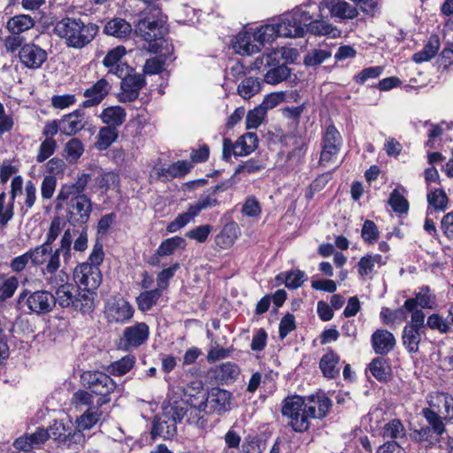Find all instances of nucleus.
Instances as JSON below:
<instances>
[{
	"instance_id": "f257e3e1",
	"label": "nucleus",
	"mask_w": 453,
	"mask_h": 453,
	"mask_svg": "<svg viewBox=\"0 0 453 453\" xmlns=\"http://www.w3.org/2000/svg\"><path fill=\"white\" fill-rule=\"evenodd\" d=\"M98 32L95 24H84L80 19L65 18L59 20L54 27V33L65 41L69 47L82 48L93 40Z\"/></svg>"
},
{
	"instance_id": "f03ea898",
	"label": "nucleus",
	"mask_w": 453,
	"mask_h": 453,
	"mask_svg": "<svg viewBox=\"0 0 453 453\" xmlns=\"http://www.w3.org/2000/svg\"><path fill=\"white\" fill-rule=\"evenodd\" d=\"M165 31L162 22L150 19L140 20L136 26L137 34L148 42L150 52L172 56L173 46L165 38Z\"/></svg>"
},
{
	"instance_id": "7ed1b4c3",
	"label": "nucleus",
	"mask_w": 453,
	"mask_h": 453,
	"mask_svg": "<svg viewBox=\"0 0 453 453\" xmlns=\"http://www.w3.org/2000/svg\"><path fill=\"white\" fill-rule=\"evenodd\" d=\"M310 19V11L306 7H297L275 20L281 37L300 38L307 33V23Z\"/></svg>"
},
{
	"instance_id": "20e7f679",
	"label": "nucleus",
	"mask_w": 453,
	"mask_h": 453,
	"mask_svg": "<svg viewBox=\"0 0 453 453\" xmlns=\"http://www.w3.org/2000/svg\"><path fill=\"white\" fill-rule=\"evenodd\" d=\"M81 381L85 388L96 396L97 407L110 403V395L117 388L115 381L108 374L99 371L83 372Z\"/></svg>"
},
{
	"instance_id": "39448f33",
	"label": "nucleus",
	"mask_w": 453,
	"mask_h": 453,
	"mask_svg": "<svg viewBox=\"0 0 453 453\" xmlns=\"http://www.w3.org/2000/svg\"><path fill=\"white\" fill-rule=\"evenodd\" d=\"M232 403V393L227 390L212 388L206 396L203 395L198 403L191 400L190 410L198 413H217L223 414L228 411Z\"/></svg>"
},
{
	"instance_id": "423d86ee",
	"label": "nucleus",
	"mask_w": 453,
	"mask_h": 453,
	"mask_svg": "<svg viewBox=\"0 0 453 453\" xmlns=\"http://www.w3.org/2000/svg\"><path fill=\"white\" fill-rule=\"evenodd\" d=\"M198 398L193 395L188 388H179L178 391L170 396L168 404L164 407V417L167 418L171 422H174L176 426V423L180 422L187 415L191 400L196 403V401Z\"/></svg>"
},
{
	"instance_id": "0eeeda50",
	"label": "nucleus",
	"mask_w": 453,
	"mask_h": 453,
	"mask_svg": "<svg viewBox=\"0 0 453 453\" xmlns=\"http://www.w3.org/2000/svg\"><path fill=\"white\" fill-rule=\"evenodd\" d=\"M304 400L299 395L286 397L282 402L281 414L290 419L289 426L295 432L303 433L309 429L310 422L303 413Z\"/></svg>"
},
{
	"instance_id": "6e6552de",
	"label": "nucleus",
	"mask_w": 453,
	"mask_h": 453,
	"mask_svg": "<svg viewBox=\"0 0 453 453\" xmlns=\"http://www.w3.org/2000/svg\"><path fill=\"white\" fill-rule=\"evenodd\" d=\"M18 303L26 305L30 312L47 314L54 308V295L47 290L30 292L25 289L19 294Z\"/></svg>"
},
{
	"instance_id": "1a4fd4ad",
	"label": "nucleus",
	"mask_w": 453,
	"mask_h": 453,
	"mask_svg": "<svg viewBox=\"0 0 453 453\" xmlns=\"http://www.w3.org/2000/svg\"><path fill=\"white\" fill-rule=\"evenodd\" d=\"M47 283L52 288H56L54 295V306L58 304L61 308H68L73 305V295L72 293L73 286L68 284V274L60 270L54 274L44 275Z\"/></svg>"
},
{
	"instance_id": "9d476101",
	"label": "nucleus",
	"mask_w": 453,
	"mask_h": 453,
	"mask_svg": "<svg viewBox=\"0 0 453 453\" xmlns=\"http://www.w3.org/2000/svg\"><path fill=\"white\" fill-rule=\"evenodd\" d=\"M73 241V235L70 229L65 231L60 240L59 248L53 250L46 266L42 267L43 275L54 274L58 272L60 267V255H62L65 263H68L72 257L71 246Z\"/></svg>"
},
{
	"instance_id": "9b49d317",
	"label": "nucleus",
	"mask_w": 453,
	"mask_h": 453,
	"mask_svg": "<svg viewBox=\"0 0 453 453\" xmlns=\"http://www.w3.org/2000/svg\"><path fill=\"white\" fill-rule=\"evenodd\" d=\"M68 220L73 226L85 225L92 212V201L88 196H79L68 199Z\"/></svg>"
},
{
	"instance_id": "f8f14e48",
	"label": "nucleus",
	"mask_w": 453,
	"mask_h": 453,
	"mask_svg": "<svg viewBox=\"0 0 453 453\" xmlns=\"http://www.w3.org/2000/svg\"><path fill=\"white\" fill-rule=\"evenodd\" d=\"M104 313L109 322L125 324L133 318L134 309L126 299L112 297L107 301Z\"/></svg>"
},
{
	"instance_id": "ddd939ff",
	"label": "nucleus",
	"mask_w": 453,
	"mask_h": 453,
	"mask_svg": "<svg viewBox=\"0 0 453 453\" xmlns=\"http://www.w3.org/2000/svg\"><path fill=\"white\" fill-rule=\"evenodd\" d=\"M106 127L100 129L97 135L96 147L99 150H104L109 148L118 137L116 127L120 126L125 121L126 115H100Z\"/></svg>"
},
{
	"instance_id": "4468645a",
	"label": "nucleus",
	"mask_w": 453,
	"mask_h": 453,
	"mask_svg": "<svg viewBox=\"0 0 453 453\" xmlns=\"http://www.w3.org/2000/svg\"><path fill=\"white\" fill-rule=\"evenodd\" d=\"M73 279L79 288H85L96 292L102 283V273L99 267L90 266L88 263H82L73 271Z\"/></svg>"
},
{
	"instance_id": "2eb2a0df",
	"label": "nucleus",
	"mask_w": 453,
	"mask_h": 453,
	"mask_svg": "<svg viewBox=\"0 0 453 453\" xmlns=\"http://www.w3.org/2000/svg\"><path fill=\"white\" fill-rule=\"evenodd\" d=\"M342 145V136L334 125H329L323 139V148L319 163L326 165L337 156Z\"/></svg>"
},
{
	"instance_id": "dca6fc26",
	"label": "nucleus",
	"mask_w": 453,
	"mask_h": 453,
	"mask_svg": "<svg viewBox=\"0 0 453 453\" xmlns=\"http://www.w3.org/2000/svg\"><path fill=\"white\" fill-rule=\"evenodd\" d=\"M149 335V326L144 322H137L124 329L121 343L126 349L138 348L148 340Z\"/></svg>"
},
{
	"instance_id": "f3484780",
	"label": "nucleus",
	"mask_w": 453,
	"mask_h": 453,
	"mask_svg": "<svg viewBox=\"0 0 453 453\" xmlns=\"http://www.w3.org/2000/svg\"><path fill=\"white\" fill-rule=\"evenodd\" d=\"M232 47L241 56H251L261 51L260 45L254 41L252 28L240 31L233 38Z\"/></svg>"
},
{
	"instance_id": "a211bd4d",
	"label": "nucleus",
	"mask_w": 453,
	"mask_h": 453,
	"mask_svg": "<svg viewBox=\"0 0 453 453\" xmlns=\"http://www.w3.org/2000/svg\"><path fill=\"white\" fill-rule=\"evenodd\" d=\"M326 8L333 18L339 19H353L358 15L357 7L345 0H323L319 9L320 12Z\"/></svg>"
},
{
	"instance_id": "6ab92c4d",
	"label": "nucleus",
	"mask_w": 453,
	"mask_h": 453,
	"mask_svg": "<svg viewBox=\"0 0 453 453\" xmlns=\"http://www.w3.org/2000/svg\"><path fill=\"white\" fill-rule=\"evenodd\" d=\"M144 84L145 81L142 74L127 73L121 82V92L119 94V101L132 102L136 99Z\"/></svg>"
},
{
	"instance_id": "aec40b11",
	"label": "nucleus",
	"mask_w": 453,
	"mask_h": 453,
	"mask_svg": "<svg viewBox=\"0 0 453 453\" xmlns=\"http://www.w3.org/2000/svg\"><path fill=\"white\" fill-rule=\"evenodd\" d=\"M21 63L27 68L37 69L47 59V52L34 43L25 44L19 53Z\"/></svg>"
},
{
	"instance_id": "412c9836",
	"label": "nucleus",
	"mask_w": 453,
	"mask_h": 453,
	"mask_svg": "<svg viewBox=\"0 0 453 453\" xmlns=\"http://www.w3.org/2000/svg\"><path fill=\"white\" fill-rule=\"evenodd\" d=\"M429 408L437 411L448 423L453 422V395L449 393L441 392L431 395Z\"/></svg>"
},
{
	"instance_id": "4be33fe9",
	"label": "nucleus",
	"mask_w": 453,
	"mask_h": 453,
	"mask_svg": "<svg viewBox=\"0 0 453 453\" xmlns=\"http://www.w3.org/2000/svg\"><path fill=\"white\" fill-rule=\"evenodd\" d=\"M49 438H50V434L48 430L38 427L35 433L26 434L17 438L12 445L15 449L33 452L34 449L39 448Z\"/></svg>"
},
{
	"instance_id": "5701e85b",
	"label": "nucleus",
	"mask_w": 453,
	"mask_h": 453,
	"mask_svg": "<svg viewBox=\"0 0 453 453\" xmlns=\"http://www.w3.org/2000/svg\"><path fill=\"white\" fill-rule=\"evenodd\" d=\"M321 12L319 11V14L317 17L311 14V19L307 23V32L314 35H323L333 39L340 37L342 35L341 29L329 21L322 19Z\"/></svg>"
},
{
	"instance_id": "b1692460",
	"label": "nucleus",
	"mask_w": 453,
	"mask_h": 453,
	"mask_svg": "<svg viewBox=\"0 0 453 453\" xmlns=\"http://www.w3.org/2000/svg\"><path fill=\"white\" fill-rule=\"evenodd\" d=\"M127 50L123 46H117L111 50L104 58V65L109 68V72L122 78L128 73V66L121 62L123 57L126 55Z\"/></svg>"
},
{
	"instance_id": "393cba45",
	"label": "nucleus",
	"mask_w": 453,
	"mask_h": 453,
	"mask_svg": "<svg viewBox=\"0 0 453 453\" xmlns=\"http://www.w3.org/2000/svg\"><path fill=\"white\" fill-rule=\"evenodd\" d=\"M371 342L374 352L381 356L391 352L396 344L394 334L386 329H377L372 334Z\"/></svg>"
},
{
	"instance_id": "a878e982",
	"label": "nucleus",
	"mask_w": 453,
	"mask_h": 453,
	"mask_svg": "<svg viewBox=\"0 0 453 453\" xmlns=\"http://www.w3.org/2000/svg\"><path fill=\"white\" fill-rule=\"evenodd\" d=\"M90 179V174L81 173L77 177V180L74 183L62 185L58 194L57 201L63 203L67 201L70 197L86 196L84 191Z\"/></svg>"
},
{
	"instance_id": "bb28decb",
	"label": "nucleus",
	"mask_w": 453,
	"mask_h": 453,
	"mask_svg": "<svg viewBox=\"0 0 453 453\" xmlns=\"http://www.w3.org/2000/svg\"><path fill=\"white\" fill-rule=\"evenodd\" d=\"M110 88L111 85L105 79L97 81L93 86L84 91L85 100L82 102V106L89 108L99 104L109 93Z\"/></svg>"
},
{
	"instance_id": "cd10ccee",
	"label": "nucleus",
	"mask_w": 453,
	"mask_h": 453,
	"mask_svg": "<svg viewBox=\"0 0 453 453\" xmlns=\"http://www.w3.org/2000/svg\"><path fill=\"white\" fill-rule=\"evenodd\" d=\"M254 41L258 42L262 49L265 44H272L280 35L276 20L271 23L261 25L256 28H252Z\"/></svg>"
},
{
	"instance_id": "c85d7f7f",
	"label": "nucleus",
	"mask_w": 453,
	"mask_h": 453,
	"mask_svg": "<svg viewBox=\"0 0 453 453\" xmlns=\"http://www.w3.org/2000/svg\"><path fill=\"white\" fill-rule=\"evenodd\" d=\"M282 142L290 150L287 151V160L298 163L306 152V141L296 135H285Z\"/></svg>"
},
{
	"instance_id": "c756f323",
	"label": "nucleus",
	"mask_w": 453,
	"mask_h": 453,
	"mask_svg": "<svg viewBox=\"0 0 453 453\" xmlns=\"http://www.w3.org/2000/svg\"><path fill=\"white\" fill-rule=\"evenodd\" d=\"M95 296H96V292L80 288L78 293L73 296L72 309L83 314L92 312L95 308Z\"/></svg>"
},
{
	"instance_id": "7c9ffc66",
	"label": "nucleus",
	"mask_w": 453,
	"mask_h": 453,
	"mask_svg": "<svg viewBox=\"0 0 453 453\" xmlns=\"http://www.w3.org/2000/svg\"><path fill=\"white\" fill-rule=\"evenodd\" d=\"M193 167L192 163L186 160H180L168 167H162L157 170V177L169 180L173 178H180L185 176Z\"/></svg>"
},
{
	"instance_id": "2f4dec72",
	"label": "nucleus",
	"mask_w": 453,
	"mask_h": 453,
	"mask_svg": "<svg viewBox=\"0 0 453 453\" xmlns=\"http://www.w3.org/2000/svg\"><path fill=\"white\" fill-rule=\"evenodd\" d=\"M440 46L441 42L439 36L435 35H431L422 50L413 54L412 60L416 64H422L424 62L430 61L438 53Z\"/></svg>"
},
{
	"instance_id": "473e14b6",
	"label": "nucleus",
	"mask_w": 453,
	"mask_h": 453,
	"mask_svg": "<svg viewBox=\"0 0 453 453\" xmlns=\"http://www.w3.org/2000/svg\"><path fill=\"white\" fill-rule=\"evenodd\" d=\"M212 372L218 381L227 384L238 379L241 370L236 364L225 362L217 365Z\"/></svg>"
},
{
	"instance_id": "72a5a7b5",
	"label": "nucleus",
	"mask_w": 453,
	"mask_h": 453,
	"mask_svg": "<svg viewBox=\"0 0 453 453\" xmlns=\"http://www.w3.org/2000/svg\"><path fill=\"white\" fill-rule=\"evenodd\" d=\"M177 432L174 422H171L167 418L160 417L155 418L151 429V437L156 439L157 437L163 438L164 440L173 438Z\"/></svg>"
},
{
	"instance_id": "f704fd0d",
	"label": "nucleus",
	"mask_w": 453,
	"mask_h": 453,
	"mask_svg": "<svg viewBox=\"0 0 453 453\" xmlns=\"http://www.w3.org/2000/svg\"><path fill=\"white\" fill-rule=\"evenodd\" d=\"M425 331L415 329L410 326H404L402 333V342L404 349L410 354H415L419 351V344Z\"/></svg>"
},
{
	"instance_id": "c9c22d12",
	"label": "nucleus",
	"mask_w": 453,
	"mask_h": 453,
	"mask_svg": "<svg viewBox=\"0 0 453 453\" xmlns=\"http://www.w3.org/2000/svg\"><path fill=\"white\" fill-rule=\"evenodd\" d=\"M422 414L427 422V426L434 433L436 439L441 437L446 433V420L443 417L439 415L437 411L430 410V408H424Z\"/></svg>"
},
{
	"instance_id": "e433bc0d",
	"label": "nucleus",
	"mask_w": 453,
	"mask_h": 453,
	"mask_svg": "<svg viewBox=\"0 0 453 453\" xmlns=\"http://www.w3.org/2000/svg\"><path fill=\"white\" fill-rule=\"evenodd\" d=\"M104 31L108 35L123 39L129 36L132 26L123 19L115 18L106 23Z\"/></svg>"
},
{
	"instance_id": "4c0bfd02",
	"label": "nucleus",
	"mask_w": 453,
	"mask_h": 453,
	"mask_svg": "<svg viewBox=\"0 0 453 453\" xmlns=\"http://www.w3.org/2000/svg\"><path fill=\"white\" fill-rule=\"evenodd\" d=\"M404 309L406 313L411 312V321L405 326L415 329L425 331V318L426 315L422 310L417 308V301L412 299H407L404 302Z\"/></svg>"
},
{
	"instance_id": "58836bf2",
	"label": "nucleus",
	"mask_w": 453,
	"mask_h": 453,
	"mask_svg": "<svg viewBox=\"0 0 453 453\" xmlns=\"http://www.w3.org/2000/svg\"><path fill=\"white\" fill-rule=\"evenodd\" d=\"M369 369L372 376L380 382H387L391 378V366L388 361L383 357L374 358Z\"/></svg>"
},
{
	"instance_id": "ea45409f",
	"label": "nucleus",
	"mask_w": 453,
	"mask_h": 453,
	"mask_svg": "<svg viewBox=\"0 0 453 453\" xmlns=\"http://www.w3.org/2000/svg\"><path fill=\"white\" fill-rule=\"evenodd\" d=\"M258 143L257 136L255 133H246L235 142V157L246 156L253 152Z\"/></svg>"
},
{
	"instance_id": "a19ab883",
	"label": "nucleus",
	"mask_w": 453,
	"mask_h": 453,
	"mask_svg": "<svg viewBox=\"0 0 453 453\" xmlns=\"http://www.w3.org/2000/svg\"><path fill=\"white\" fill-rule=\"evenodd\" d=\"M35 25L33 19L26 14H20L10 19L6 24V27L12 35H19L29 30Z\"/></svg>"
},
{
	"instance_id": "79ce46f5",
	"label": "nucleus",
	"mask_w": 453,
	"mask_h": 453,
	"mask_svg": "<svg viewBox=\"0 0 453 453\" xmlns=\"http://www.w3.org/2000/svg\"><path fill=\"white\" fill-rule=\"evenodd\" d=\"M339 362V357L332 350L325 354L319 362V367L325 377L334 379L339 374L336 365Z\"/></svg>"
},
{
	"instance_id": "37998d69",
	"label": "nucleus",
	"mask_w": 453,
	"mask_h": 453,
	"mask_svg": "<svg viewBox=\"0 0 453 453\" xmlns=\"http://www.w3.org/2000/svg\"><path fill=\"white\" fill-rule=\"evenodd\" d=\"M196 216H198V214L192 203H190L188 204L187 211L179 214L174 220L167 225L166 231L169 233H175L191 222Z\"/></svg>"
},
{
	"instance_id": "c03bdc74",
	"label": "nucleus",
	"mask_w": 453,
	"mask_h": 453,
	"mask_svg": "<svg viewBox=\"0 0 453 453\" xmlns=\"http://www.w3.org/2000/svg\"><path fill=\"white\" fill-rule=\"evenodd\" d=\"M162 296L160 288H155L149 291L142 292L136 298L139 310L142 311H150Z\"/></svg>"
},
{
	"instance_id": "a18cd8bd",
	"label": "nucleus",
	"mask_w": 453,
	"mask_h": 453,
	"mask_svg": "<svg viewBox=\"0 0 453 453\" xmlns=\"http://www.w3.org/2000/svg\"><path fill=\"white\" fill-rule=\"evenodd\" d=\"M27 252L31 263L34 265L38 266L47 265L50 257L53 253V250L52 247L47 246L42 243L39 246H36L35 249H30Z\"/></svg>"
},
{
	"instance_id": "49530a36",
	"label": "nucleus",
	"mask_w": 453,
	"mask_h": 453,
	"mask_svg": "<svg viewBox=\"0 0 453 453\" xmlns=\"http://www.w3.org/2000/svg\"><path fill=\"white\" fill-rule=\"evenodd\" d=\"M287 102H288V95L285 92L271 93L265 96L264 100L256 110L266 112Z\"/></svg>"
},
{
	"instance_id": "de8ad7c7",
	"label": "nucleus",
	"mask_w": 453,
	"mask_h": 453,
	"mask_svg": "<svg viewBox=\"0 0 453 453\" xmlns=\"http://www.w3.org/2000/svg\"><path fill=\"white\" fill-rule=\"evenodd\" d=\"M261 82L258 79L249 77L244 79L237 88L238 94L244 99H249L261 90Z\"/></svg>"
},
{
	"instance_id": "09e8293b",
	"label": "nucleus",
	"mask_w": 453,
	"mask_h": 453,
	"mask_svg": "<svg viewBox=\"0 0 453 453\" xmlns=\"http://www.w3.org/2000/svg\"><path fill=\"white\" fill-rule=\"evenodd\" d=\"M406 436L405 428L400 419L394 418L385 424L383 427V437L395 441L403 439Z\"/></svg>"
},
{
	"instance_id": "8fccbe9b",
	"label": "nucleus",
	"mask_w": 453,
	"mask_h": 453,
	"mask_svg": "<svg viewBox=\"0 0 453 453\" xmlns=\"http://www.w3.org/2000/svg\"><path fill=\"white\" fill-rule=\"evenodd\" d=\"M100 407L88 408L78 419V427L81 430L90 429L97 423L102 416V411H99Z\"/></svg>"
},
{
	"instance_id": "3c124183",
	"label": "nucleus",
	"mask_w": 453,
	"mask_h": 453,
	"mask_svg": "<svg viewBox=\"0 0 453 453\" xmlns=\"http://www.w3.org/2000/svg\"><path fill=\"white\" fill-rule=\"evenodd\" d=\"M278 280H284L288 288L296 289L302 286L305 280V273L300 270L282 273L277 276Z\"/></svg>"
},
{
	"instance_id": "603ef678",
	"label": "nucleus",
	"mask_w": 453,
	"mask_h": 453,
	"mask_svg": "<svg viewBox=\"0 0 453 453\" xmlns=\"http://www.w3.org/2000/svg\"><path fill=\"white\" fill-rule=\"evenodd\" d=\"M84 441L85 436L80 428L73 429L68 426L67 432L63 437L60 444L66 448L76 449L79 446L84 443Z\"/></svg>"
},
{
	"instance_id": "864d4df0",
	"label": "nucleus",
	"mask_w": 453,
	"mask_h": 453,
	"mask_svg": "<svg viewBox=\"0 0 453 453\" xmlns=\"http://www.w3.org/2000/svg\"><path fill=\"white\" fill-rule=\"evenodd\" d=\"M14 216V203H6V193H0V228H4Z\"/></svg>"
},
{
	"instance_id": "5fc2aeb1",
	"label": "nucleus",
	"mask_w": 453,
	"mask_h": 453,
	"mask_svg": "<svg viewBox=\"0 0 453 453\" xmlns=\"http://www.w3.org/2000/svg\"><path fill=\"white\" fill-rule=\"evenodd\" d=\"M186 245V241L182 237L174 236L172 238H168L161 242L159 247L157 248L158 256H170L173 254V252L178 248H184Z\"/></svg>"
},
{
	"instance_id": "6e6d98bb",
	"label": "nucleus",
	"mask_w": 453,
	"mask_h": 453,
	"mask_svg": "<svg viewBox=\"0 0 453 453\" xmlns=\"http://www.w3.org/2000/svg\"><path fill=\"white\" fill-rule=\"evenodd\" d=\"M72 403L88 408L96 407V396L88 389H80L72 397Z\"/></svg>"
},
{
	"instance_id": "4d7b16f0",
	"label": "nucleus",
	"mask_w": 453,
	"mask_h": 453,
	"mask_svg": "<svg viewBox=\"0 0 453 453\" xmlns=\"http://www.w3.org/2000/svg\"><path fill=\"white\" fill-rule=\"evenodd\" d=\"M290 75L289 68L285 65L272 68L265 74V81L268 84H278Z\"/></svg>"
},
{
	"instance_id": "13d9d810",
	"label": "nucleus",
	"mask_w": 453,
	"mask_h": 453,
	"mask_svg": "<svg viewBox=\"0 0 453 453\" xmlns=\"http://www.w3.org/2000/svg\"><path fill=\"white\" fill-rule=\"evenodd\" d=\"M19 285L15 276L4 277L0 275V300L4 301L12 297Z\"/></svg>"
},
{
	"instance_id": "bf43d9fd",
	"label": "nucleus",
	"mask_w": 453,
	"mask_h": 453,
	"mask_svg": "<svg viewBox=\"0 0 453 453\" xmlns=\"http://www.w3.org/2000/svg\"><path fill=\"white\" fill-rule=\"evenodd\" d=\"M266 166L261 157H251L249 160L238 165L234 171V175L242 173H255Z\"/></svg>"
},
{
	"instance_id": "052dcab7",
	"label": "nucleus",
	"mask_w": 453,
	"mask_h": 453,
	"mask_svg": "<svg viewBox=\"0 0 453 453\" xmlns=\"http://www.w3.org/2000/svg\"><path fill=\"white\" fill-rule=\"evenodd\" d=\"M427 202L437 211L447 209L449 199L443 189H434L427 194Z\"/></svg>"
},
{
	"instance_id": "680f3d73",
	"label": "nucleus",
	"mask_w": 453,
	"mask_h": 453,
	"mask_svg": "<svg viewBox=\"0 0 453 453\" xmlns=\"http://www.w3.org/2000/svg\"><path fill=\"white\" fill-rule=\"evenodd\" d=\"M65 158L69 163L76 162L83 153V145L76 138L71 139L65 147Z\"/></svg>"
},
{
	"instance_id": "e2e57ef3",
	"label": "nucleus",
	"mask_w": 453,
	"mask_h": 453,
	"mask_svg": "<svg viewBox=\"0 0 453 453\" xmlns=\"http://www.w3.org/2000/svg\"><path fill=\"white\" fill-rule=\"evenodd\" d=\"M388 203L393 211L397 213H407L409 210L407 199L397 189H394L390 194Z\"/></svg>"
},
{
	"instance_id": "0e129e2a",
	"label": "nucleus",
	"mask_w": 453,
	"mask_h": 453,
	"mask_svg": "<svg viewBox=\"0 0 453 453\" xmlns=\"http://www.w3.org/2000/svg\"><path fill=\"white\" fill-rule=\"evenodd\" d=\"M411 299L417 301V306L418 305L424 309H433L435 304V297L431 295L430 289L426 286L420 288L415 298Z\"/></svg>"
},
{
	"instance_id": "69168bd1",
	"label": "nucleus",
	"mask_w": 453,
	"mask_h": 453,
	"mask_svg": "<svg viewBox=\"0 0 453 453\" xmlns=\"http://www.w3.org/2000/svg\"><path fill=\"white\" fill-rule=\"evenodd\" d=\"M96 182L99 188L108 190L118 186L119 177L114 172H105L96 178Z\"/></svg>"
},
{
	"instance_id": "338daca9",
	"label": "nucleus",
	"mask_w": 453,
	"mask_h": 453,
	"mask_svg": "<svg viewBox=\"0 0 453 453\" xmlns=\"http://www.w3.org/2000/svg\"><path fill=\"white\" fill-rule=\"evenodd\" d=\"M57 148V142L51 138L48 137L41 143L38 154L36 155V161L38 163H42L46 159H48L53 153Z\"/></svg>"
},
{
	"instance_id": "774afa93",
	"label": "nucleus",
	"mask_w": 453,
	"mask_h": 453,
	"mask_svg": "<svg viewBox=\"0 0 453 453\" xmlns=\"http://www.w3.org/2000/svg\"><path fill=\"white\" fill-rule=\"evenodd\" d=\"M219 204V201L208 191L202 195L196 202L192 203L198 215L202 211L216 207Z\"/></svg>"
}]
</instances>
